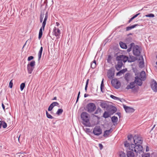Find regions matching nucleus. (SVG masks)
I'll use <instances>...</instances> for the list:
<instances>
[{"mask_svg": "<svg viewBox=\"0 0 157 157\" xmlns=\"http://www.w3.org/2000/svg\"><path fill=\"white\" fill-rule=\"evenodd\" d=\"M133 140L134 144H131L129 146V149L138 153L140 154L143 152V147L141 145L142 144L143 140L138 135H135L133 137Z\"/></svg>", "mask_w": 157, "mask_h": 157, "instance_id": "nucleus-1", "label": "nucleus"}, {"mask_svg": "<svg viewBox=\"0 0 157 157\" xmlns=\"http://www.w3.org/2000/svg\"><path fill=\"white\" fill-rule=\"evenodd\" d=\"M89 116V114L86 112H83L81 115V118L83 121L82 124L86 127H90L91 126V124Z\"/></svg>", "mask_w": 157, "mask_h": 157, "instance_id": "nucleus-2", "label": "nucleus"}, {"mask_svg": "<svg viewBox=\"0 0 157 157\" xmlns=\"http://www.w3.org/2000/svg\"><path fill=\"white\" fill-rule=\"evenodd\" d=\"M48 12H47L45 13V16L44 19V21H43V22L42 24V27H41L40 29V38L41 37V36L42 35V34H43L42 29H43V30H44V27H45V25L46 24V21L48 18Z\"/></svg>", "mask_w": 157, "mask_h": 157, "instance_id": "nucleus-3", "label": "nucleus"}, {"mask_svg": "<svg viewBox=\"0 0 157 157\" xmlns=\"http://www.w3.org/2000/svg\"><path fill=\"white\" fill-rule=\"evenodd\" d=\"M126 89L127 90L132 89L133 91H136L138 89V87L136 86L135 84V82L133 81L130 82L129 84L127 85Z\"/></svg>", "mask_w": 157, "mask_h": 157, "instance_id": "nucleus-4", "label": "nucleus"}, {"mask_svg": "<svg viewBox=\"0 0 157 157\" xmlns=\"http://www.w3.org/2000/svg\"><path fill=\"white\" fill-rule=\"evenodd\" d=\"M133 52L134 55L136 56H140V47L138 45H134L133 48Z\"/></svg>", "mask_w": 157, "mask_h": 157, "instance_id": "nucleus-5", "label": "nucleus"}, {"mask_svg": "<svg viewBox=\"0 0 157 157\" xmlns=\"http://www.w3.org/2000/svg\"><path fill=\"white\" fill-rule=\"evenodd\" d=\"M111 83L112 85L116 89H118L121 86V84L120 82L116 78L112 79Z\"/></svg>", "mask_w": 157, "mask_h": 157, "instance_id": "nucleus-6", "label": "nucleus"}, {"mask_svg": "<svg viewBox=\"0 0 157 157\" xmlns=\"http://www.w3.org/2000/svg\"><path fill=\"white\" fill-rule=\"evenodd\" d=\"M102 133V130L99 126H96L93 129V133L96 136H99Z\"/></svg>", "mask_w": 157, "mask_h": 157, "instance_id": "nucleus-7", "label": "nucleus"}, {"mask_svg": "<svg viewBox=\"0 0 157 157\" xmlns=\"http://www.w3.org/2000/svg\"><path fill=\"white\" fill-rule=\"evenodd\" d=\"M99 105L102 108H111L109 103L107 101H101L99 102Z\"/></svg>", "mask_w": 157, "mask_h": 157, "instance_id": "nucleus-8", "label": "nucleus"}, {"mask_svg": "<svg viewBox=\"0 0 157 157\" xmlns=\"http://www.w3.org/2000/svg\"><path fill=\"white\" fill-rule=\"evenodd\" d=\"M151 86L154 91L155 92L157 91V82L156 81L153 80L151 83Z\"/></svg>", "mask_w": 157, "mask_h": 157, "instance_id": "nucleus-9", "label": "nucleus"}, {"mask_svg": "<svg viewBox=\"0 0 157 157\" xmlns=\"http://www.w3.org/2000/svg\"><path fill=\"white\" fill-rule=\"evenodd\" d=\"M142 81L143 80H142L139 78V76H137L135 77V80L134 82H135V84H136L139 86H141L143 83Z\"/></svg>", "mask_w": 157, "mask_h": 157, "instance_id": "nucleus-10", "label": "nucleus"}, {"mask_svg": "<svg viewBox=\"0 0 157 157\" xmlns=\"http://www.w3.org/2000/svg\"><path fill=\"white\" fill-rule=\"evenodd\" d=\"M116 59H118L122 62L125 63L128 60V57L124 55H120L117 57Z\"/></svg>", "mask_w": 157, "mask_h": 157, "instance_id": "nucleus-11", "label": "nucleus"}, {"mask_svg": "<svg viewBox=\"0 0 157 157\" xmlns=\"http://www.w3.org/2000/svg\"><path fill=\"white\" fill-rule=\"evenodd\" d=\"M114 75V73L111 70L109 69L107 72V76L109 79H113Z\"/></svg>", "mask_w": 157, "mask_h": 157, "instance_id": "nucleus-12", "label": "nucleus"}, {"mask_svg": "<svg viewBox=\"0 0 157 157\" xmlns=\"http://www.w3.org/2000/svg\"><path fill=\"white\" fill-rule=\"evenodd\" d=\"M142 80L144 81L146 79V73L144 71H142L140 74L139 77Z\"/></svg>", "mask_w": 157, "mask_h": 157, "instance_id": "nucleus-13", "label": "nucleus"}, {"mask_svg": "<svg viewBox=\"0 0 157 157\" xmlns=\"http://www.w3.org/2000/svg\"><path fill=\"white\" fill-rule=\"evenodd\" d=\"M53 33L56 36H59L60 34V31L58 28L55 27L53 29Z\"/></svg>", "mask_w": 157, "mask_h": 157, "instance_id": "nucleus-14", "label": "nucleus"}, {"mask_svg": "<svg viewBox=\"0 0 157 157\" xmlns=\"http://www.w3.org/2000/svg\"><path fill=\"white\" fill-rule=\"evenodd\" d=\"M131 78V75L129 73H128L125 74L124 78L127 82H128L130 80Z\"/></svg>", "mask_w": 157, "mask_h": 157, "instance_id": "nucleus-15", "label": "nucleus"}, {"mask_svg": "<svg viewBox=\"0 0 157 157\" xmlns=\"http://www.w3.org/2000/svg\"><path fill=\"white\" fill-rule=\"evenodd\" d=\"M106 110L108 111L110 115L113 114L117 110V109H106Z\"/></svg>", "mask_w": 157, "mask_h": 157, "instance_id": "nucleus-16", "label": "nucleus"}, {"mask_svg": "<svg viewBox=\"0 0 157 157\" xmlns=\"http://www.w3.org/2000/svg\"><path fill=\"white\" fill-rule=\"evenodd\" d=\"M126 154L128 157H135V154L132 151H127Z\"/></svg>", "mask_w": 157, "mask_h": 157, "instance_id": "nucleus-17", "label": "nucleus"}, {"mask_svg": "<svg viewBox=\"0 0 157 157\" xmlns=\"http://www.w3.org/2000/svg\"><path fill=\"white\" fill-rule=\"evenodd\" d=\"M86 108H96V106L94 103H90L87 105Z\"/></svg>", "mask_w": 157, "mask_h": 157, "instance_id": "nucleus-18", "label": "nucleus"}, {"mask_svg": "<svg viewBox=\"0 0 157 157\" xmlns=\"http://www.w3.org/2000/svg\"><path fill=\"white\" fill-rule=\"evenodd\" d=\"M119 44L121 47L123 49H126L127 48V46L126 44L123 42H120Z\"/></svg>", "mask_w": 157, "mask_h": 157, "instance_id": "nucleus-19", "label": "nucleus"}, {"mask_svg": "<svg viewBox=\"0 0 157 157\" xmlns=\"http://www.w3.org/2000/svg\"><path fill=\"white\" fill-rule=\"evenodd\" d=\"M138 25H139L138 24H135L134 25H131L130 26H129L127 27L126 28V31H128L130 30L131 29H132L135 28L136 26H138Z\"/></svg>", "mask_w": 157, "mask_h": 157, "instance_id": "nucleus-20", "label": "nucleus"}, {"mask_svg": "<svg viewBox=\"0 0 157 157\" xmlns=\"http://www.w3.org/2000/svg\"><path fill=\"white\" fill-rule=\"evenodd\" d=\"M110 97L112 99L117 100H119L120 101L122 102V101H124V100L123 99H121L118 97H116L113 95H111Z\"/></svg>", "mask_w": 157, "mask_h": 157, "instance_id": "nucleus-21", "label": "nucleus"}, {"mask_svg": "<svg viewBox=\"0 0 157 157\" xmlns=\"http://www.w3.org/2000/svg\"><path fill=\"white\" fill-rule=\"evenodd\" d=\"M59 104L57 102H54L52 103L49 106L48 108H53L56 106L59 107Z\"/></svg>", "mask_w": 157, "mask_h": 157, "instance_id": "nucleus-22", "label": "nucleus"}, {"mask_svg": "<svg viewBox=\"0 0 157 157\" xmlns=\"http://www.w3.org/2000/svg\"><path fill=\"white\" fill-rule=\"evenodd\" d=\"M134 46V43H131L129 45V48L127 50V52H128L131 51L132 50V48Z\"/></svg>", "mask_w": 157, "mask_h": 157, "instance_id": "nucleus-23", "label": "nucleus"}, {"mask_svg": "<svg viewBox=\"0 0 157 157\" xmlns=\"http://www.w3.org/2000/svg\"><path fill=\"white\" fill-rule=\"evenodd\" d=\"M134 46V43H131L129 45V48L127 50V52H128L131 51L132 50V48Z\"/></svg>", "mask_w": 157, "mask_h": 157, "instance_id": "nucleus-24", "label": "nucleus"}, {"mask_svg": "<svg viewBox=\"0 0 157 157\" xmlns=\"http://www.w3.org/2000/svg\"><path fill=\"white\" fill-rule=\"evenodd\" d=\"M110 115L108 112L105 111L104 113L103 117L105 118H107L109 117Z\"/></svg>", "mask_w": 157, "mask_h": 157, "instance_id": "nucleus-25", "label": "nucleus"}, {"mask_svg": "<svg viewBox=\"0 0 157 157\" xmlns=\"http://www.w3.org/2000/svg\"><path fill=\"white\" fill-rule=\"evenodd\" d=\"M125 112L127 113H131L133 112L135 109H124Z\"/></svg>", "mask_w": 157, "mask_h": 157, "instance_id": "nucleus-26", "label": "nucleus"}, {"mask_svg": "<svg viewBox=\"0 0 157 157\" xmlns=\"http://www.w3.org/2000/svg\"><path fill=\"white\" fill-rule=\"evenodd\" d=\"M118 118L117 117L113 116L111 117V120L113 123H116L118 121Z\"/></svg>", "mask_w": 157, "mask_h": 157, "instance_id": "nucleus-27", "label": "nucleus"}, {"mask_svg": "<svg viewBox=\"0 0 157 157\" xmlns=\"http://www.w3.org/2000/svg\"><path fill=\"white\" fill-rule=\"evenodd\" d=\"M0 124H1V125H2L3 128H6L7 126V124L4 121H0Z\"/></svg>", "mask_w": 157, "mask_h": 157, "instance_id": "nucleus-28", "label": "nucleus"}, {"mask_svg": "<svg viewBox=\"0 0 157 157\" xmlns=\"http://www.w3.org/2000/svg\"><path fill=\"white\" fill-rule=\"evenodd\" d=\"M46 116L48 118L51 119H52L54 118V117H52L50 114L49 113L47 110L46 111Z\"/></svg>", "mask_w": 157, "mask_h": 157, "instance_id": "nucleus-29", "label": "nucleus"}, {"mask_svg": "<svg viewBox=\"0 0 157 157\" xmlns=\"http://www.w3.org/2000/svg\"><path fill=\"white\" fill-rule=\"evenodd\" d=\"M103 79L101 84L100 89L101 91L103 93L104 91H103V89L104 87V83H103Z\"/></svg>", "mask_w": 157, "mask_h": 157, "instance_id": "nucleus-30", "label": "nucleus"}, {"mask_svg": "<svg viewBox=\"0 0 157 157\" xmlns=\"http://www.w3.org/2000/svg\"><path fill=\"white\" fill-rule=\"evenodd\" d=\"M27 68L29 73L31 74L33 70L32 68L30 66L29 64L28 65Z\"/></svg>", "mask_w": 157, "mask_h": 157, "instance_id": "nucleus-31", "label": "nucleus"}, {"mask_svg": "<svg viewBox=\"0 0 157 157\" xmlns=\"http://www.w3.org/2000/svg\"><path fill=\"white\" fill-rule=\"evenodd\" d=\"M85 109L87 110V111L89 113H92L96 109Z\"/></svg>", "mask_w": 157, "mask_h": 157, "instance_id": "nucleus-32", "label": "nucleus"}, {"mask_svg": "<svg viewBox=\"0 0 157 157\" xmlns=\"http://www.w3.org/2000/svg\"><path fill=\"white\" fill-rule=\"evenodd\" d=\"M122 67V66L117 64L115 66V68L117 71H119Z\"/></svg>", "mask_w": 157, "mask_h": 157, "instance_id": "nucleus-33", "label": "nucleus"}, {"mask_svg": "<svg viewBox=\"0 0 157 157\" xmlns=\"http://www.w3.org/2000/svg\"><path fill=\"white\" fill-rule=\"evenodd\" d=\"M109 131H108V130H106L104 131L103 135L104 137H106V136H108L109 135V133L108 132Z\"/></svg>", "mask_w": 157, "mask_h": 157, "instance_id": "nucleus-34", "label": "nucleus"}, {"mask_svg": "<svg viewBox=\"0 0 157 157\" xmlns=\"http://www.w3.org/2000/svg\"><path fill=\"white\" fill-rule=\"evenodd\" d=\"M63 110L62 109H59L57 112L56 114L58 115H60L63 112Z\"/></svg>", "mask_w": 157, "mask_h": 157, "instance_id": "nucleus-35", "label": "nucleus"}, {"mask_svg": "<svg viewBox=\"0 0 157 157\" xmlns=\"http://www.w3.org/2000/svg\"><path fill=\"white\" fill-rule=\"evenodd\" d=\"M133 57H132L131 56H129V57H128V62H131L134 61V59H133Z\"/></svg>", "mask_w": 157, "mask_h": 157, "instance_id": "nucleus-36", "label": "nucleus"}, {"mask_svg": "<svg viewBox=\"0 0 157 157\" xmlns=\"http://www.w3.org/2000/svg\"><path fill=\"white\" fill-rule=\"evenodd\" d=\"M144 63L143 61H141L139 62V66L140 68H142L144 67Z\"/></svg>", "mask_w": 157, "mask_h": 157, "instance_id": "nucleus-37", "label": "nucleus"}, {"mask_svg": "<svg viewBox=\"0 0 157 157\" xmlns=\"http://www.w3.org/2000/svg\"><path fill=\"white\" fill-rule=\"evenodd\" d=\"M25 86V83H22L20 85V89L21 91L23 90Z\"/></svg>", "mask_w": 157, "mask_h": 157, "instance_id": "nucleus-38", "label": "nucleus"}, {"mask_svg": "<svg viewBox=\"0 0 157 157\" xmlns=\"http://www.w3.org/2000/svg\"><path fill=\"white\" fill-rule=\"evenodd\" d=\"M117 64L122 66L123 65V62H122L121 60L118 59H117Z\"/></svg>", "mask_w": 157, "mask_h": 157, "instance_id": "nucleus-39", "label": "nucleus"}, {"mask_svg": "<svg viewBox=\"0 0 157 157\" xmlns=\"http://www.w3.org/2000/svg\"><path fill=\"white\" fill-rule=\"evenodd\" d=\"M134 136H133V135L132 134H131L130 135L128 136L127 138L128 140L130 141H131V140L133 139Z\"/></svg>", "mask_w": 157, "mask_h": 157, "instance_id": "nucleus-40", "label": "nucleus"}, {"mask_svg": "<svg viewBox=\"0 0 157 157\" xmlns=\"http://www.w3.org/2000/svg\"><path fill=\"white\" fill-rule=\"evenodd\" d=\"M145 17H155V15L153 14L150 13L145 15Z\"/></svg>", "mask_w": 157, "mask_h": 157, "instance_id": "nucleus-41", "label": "nucleus"}, {"mask_svg": "<svg viewBox=\"0 0 157 157\" xmlns=\"http://www.w3.org/2000/svg\"><path fill=\"white\" fill-rule=\"evenodd\" d=\"M130 145L131 144H129V143H128L127 141H126L124 142V145L125 147H129V146H130Z\"/></svg>", "mask_w": 157, "mask_h": 157, "instance_id": "nucleus-42", "label": "nucleus"}, {"mask_svg": "<svg viewBox=\"0 0 157 157\" xmlns=\"http://www.w3.org/2000/svg\"><path fill=\"white\" fill-rule=\"evenodd\" d=\"M35 65V62L34 61H32L29 64V66L31 67H33Z\"/></svg>", "mask_w": 157, "mask_h": 157, "instance_id": "nucleus-43", "label": "nucleus"}, {"mask_svg": "<svg viewBox=\"0 0 157 157\" xmlns=\"http://www.w3.org/2000/svg\"><path fill=\"white\" fill-rule=\"evenodd\" d=\"M96 64H95L92 63H91L90 67L94 69V68H95L96 67Z\"/></svg>", "mask_w": 157, "mask_h": 157, "instance_id": "nucleus-44", "label": "nucleus"}, {"mask_svg": "<svg viewBox=\"0 0 157 157\" xmlns=\"http://www.w3.org/2000/svg\"><path fill=\"white\" fill-rule=\"evenodd\" d=\"M150 155L149 153H145L144 155H142V157H150Z\"/></svg>", "mask_w": 157, "mask_h": 157, "instance_id": "nucleus-45", "label": "nucleus"}, {"mask_svg": "<svg viewBox=\"0 0 157 157\" xmlns=\"http://www.w3.org/2000/svg\"><path fill=\"white\" fill-rule=\"evenodd\" d=\"M13 83L12 82V80H11L9 83V87L11 88L13 86Z\"/></svg>", "mask_w": 157, "mask_h": 157, "instance_id": "nucleus-46", "label": "nucleus"}, {"mask_svg": "<svg viewBox=\"0 0 157 157\" xmlns=\"http://www.w3.org/2000/svg\"><path fill=\"white\" fill-rule=\"evenodd\" d=\"M131 38H128L127 39H126V42H127V43H128L129 42H131Z\"/></svg>", "mask_w": 157, "mask_h": 157, "instance_id": "nucleus-47", "label": "nucleus"}, {"mask_svg": "<svg viewBox=\"0 0 157 157\" xmlns=\"http://www.w3.org/2000/svg\"><path fill=\"white\" fill-rule=\"evenodd\" d=\"M43 51V48L41 47L40 49V59L41 57V54Z\"/></svg>", "mask_w": 157, "mask_h": 157, "instance_id": "nucleus-48", "label": "nucleus"}, {"mask_svg": "<svg viewBox=\"0 0 157 157\" xmlns=\"http://www.w3.org/2000/svg\"><path fill=\"white\" fill-rule=\"evenodd\" d=\"M34 58V57L33 56H31L28 57V61H29L33 59Z\"/></svg>", "mask_w": 157, "mask_h": 157, "instance_id": "nucleus-49", "label": "nucleus"}, {"mask_svg": "<svg viewBox=\"0 0 157 157\" xmlns=\"http://www.w3.org/2000/svg\"><path fill=\"white\" fill-rule=\"evenodd\" d=\"M99 147L100 150H101L103 148V146L101 144H99Z\"/></svg>", "mask_w": 157, "mask_h": 157, "instance_id": "nucleus-50", "label": "nucleus"}, {"mask_svg": "<svg viewBox=\"0 0 157 157\" xmlns=\"http://www.w3.org/2000/svg\"><path fill=\"white\" fill-rule=\"evenodd\" d=\"M80 93V91H79L78 94V96H77V100H76V102H77V101H78V100L79 99Z\"/></svg>", "mask_w": 157, "mask_h": 157, "instance_id": "nucleus-51", "label": "nucleus"}, {"mask_svg": "<svg viewBox=\"0 0 157 157\" xmlns=\"http://www.w3.org/2000/svg\"><path fill=\"white\" fill-rule=\"evenodd\" d=\"M120 71V72H121V73L122 74H124L125 72L126 71H125L124 69H123V70H122Z\"/></svg>", "mask_w": 157, "mask_h": 157, "instance_id": "nucleus-52", "label": "nucleus"}, {"mask_svg": "<svg viewBox=\"0 0 157 157\" xmlns=\"http://www.w3.org/2000/svg\"><path fill=\"white\" fill-rule=\"evenodd\" d=\"M134 18L132 17V18H131L128 21V23H130L131 21L133 19H134Z\"/></svg>", "mask_w": 157, "mask_h": 157, "instance_id": "nucleus-53", "label": "nucleus"}, {"mask_svg": "<svg viewBox=\"0 0 157 157\" xmlns=\"http://www.w3.org/2000/svg\"><path fill=\"white\" fill-rule=\"evenodd\" d=\"M111 57V56H110L109 55L108 56V59H107L108 62H109V61L110 60Z\"/></svg>", "mask_w": 157, "mask_h": 157, "instance_id": "nucleus-54", "label": "nucleus"}, {"mask_svg": "<svg viewBox=\"0 0 157 157\" xmlns=\"http://www.w3.org/2000/svg\"><path fill=\"white\" fill-rule=\"evenodd\" d=\"M123 107L124 108H132L131 107L125 105H123Z\"/></svg>", "mask_w": 157, "mask_h": 157, "instance_id": "nucleus-55", "label": "nucleus"}, {"mask_svg": "<svg viewBox=\"0 0 157 157\" xmlns=\"http://www.w3.org/2000/svg\"><path fill=\"white\" fill-rule=\"evenodd\" d=\"M122 75V74L121 73V72H120V71H119L117 73V76H120Z\"/></svg>", "mask_w": 157, "mask_h": 157, "instance_id": "nucleus-56", "label": "nucleus"}, {"mask_svg": "<svg viewBox=\"0 0 157 157\" xmlns=\"http://www.w3.org/2000/svg\"><path fill=\"white\" fill-rule=\"evenodd\" d=\"M44 13L42 14L41 13L40 16V18H43L44 17Z\"/></svg>", "mask_w": 157, "mask_h": 157, "instance_id": "nucleus-57", "label": "nucleus"}, {"mask_svg": "<svg viewBox=\"0 0 157 157\" xmlns=\"http://www.w3.org/2000/svg\"><path fill=\"white\" fill-rule=\"evenodd\" d=\"M89 82V79H87L86 82V86H88Z\"/></svg>", "mask_w": 157, "mask_h": 157, "instance_id": "nucleus-58", "label": "nucleus"}, {"mask_svg": "<svg viewBox=\"0 0 157 157\" xmlns=\"http://www.w3.org/2000/svg\"><path fill=\"white\" fill-rule=\"evenodd\" d=\"M140 13H137L136 15H135L134 16H133V17L134 18H135L137 16H138Z\"/></svg>", "mask_w": 157, "mask_h": 157, "instance_id": "nucleus-59", "label": "nucleus"}, {"mask_svg": "<svg viewBox=\"0 0 157 157\" xmlns=\"http://www.w3.org/2000/svg\"><path fill=\"white\" fill-rule=\"evenodd\" d=\"M116 114L117 115L119 116V118H120L121 115V113H120L117 112V113H116Z\"/></svg>", "mask_w": 157, "mask_h": 157, "instance_id": "nucleus-60", "label": "nucleus"}, {"mask_svg": "<svg viewBox=\"0 0 157 157\" xmlns=\"http://www.w3.org/2000/svg\"><path fill=\"white\" fill-rule=\"evenodd\" d=\"M89 96V95L88 94H84V98H86Z\"/></svg>", "mask_w": 157, "mask_h": 157, "instance_id": "nucleus-61", "label": "nucleus"}, {"mask_svg": "<svg viewBox=\"0 0 157 157\" xmlns=\"http://www.w3.org/2000/svg\"><path fill=\"white\" fill-rule=\"evenodd\" d=\"M149 151V148L148 146H147L146 147V151L147 152Z\"/></svg>", "mask_w": 157, "mask_h": 157, "instance_id": "nucleus-62", "label": "nucleus"}, {"mask_svg": "<svg viewBox=\"0 0 157 157\" xmlns=\"http://www.w3.org/2000/svg\"><path fill=\"white\" fill-rule=\"evenodd\" d=\"M86 129L87 132H90V129L89 128H86Z\"/></svg>", "mask_w": 157, "mask_h": 157, "instance_id": "nucleus-63", "label": "nucleus"}, {"mask_svg": "<svg viewBox=\"0 0 157 157\" xmlns=\"http://www.w3.org/2000/svg\"><path fill=\"white\" fill-rule=\"evenodd\" d=\"M91 63H93L94 64H96V61L95 60H94Z\"/></svg>", "mask_w": 157, "mask_h": 157, "instance_id": "nucleus-64", "label": "nucleus"}]
</instances>
